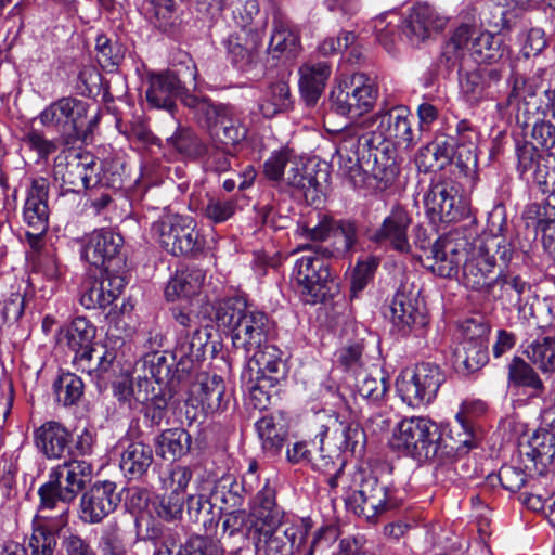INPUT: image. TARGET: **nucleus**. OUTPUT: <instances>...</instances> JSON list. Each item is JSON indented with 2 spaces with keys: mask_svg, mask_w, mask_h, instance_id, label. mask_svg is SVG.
<instances>
[{
  "mask_svg": "<svg viewBox=\"0 0 555 555\" xmlns=\"http://www.w3.org/2000/svg\"><path fill=\"white\" fill-rule=\"evenodd\" d=\"M513 237L505 216L501 211L492 212L487 232L476 241L463 264L462 281L467 288L487 296L494 293L499 273L513 258Z\"/></svg>",
  "mask_w": 555,
  "mask_h": 555,
  "instance_id": "obj_1",
  "label": "nucleus"
},
{
  "mask_svg": "<svg viewBox=\"0 0 555 555\" xmlns=\"http://www.w3.org/2000/svg\"><path fill=\"white\" fill-rule=\"evenodd\" d=\"M250 514L255 519L254 526L257 532L256 553L264 555L307 553L312 555L319 551L318 545L322 543L323 531H318L310 545L307 546L306 526L280 528L283 513L275 503V491L268 486V482L257 493Z\"/></svg>",
  "mask_w": 555,
  "mask_h": 555,
  "instance_id": "obj_2",
  "label": "nucleus"
},
{
  "mask_svg": "<svg viewBox=\"0 0 555 555\" xmlns=\"http://www.w3.org/2000/svg\"><path fill=\"white\" fill-rule=\"evenodd\" d=\"M364 133V145L374 147L383 155L390 168L396 171L393 146L410 149L414 145L411 114L406 106L400 105L377 113L357 122Z\"/></svg>",
  "mask_w": 555,
  "mask_h": 555,
  "instance_id": "obj_3",
  "label": "nucleus"
},
{
  "mask_svg": "<svg viewBox=\"0 0 555 555\" xmlns=\"http://www.w3.org/2000/svg\"><path fill=\"white\" fill-rule=\"evenodd\" d=\"M337 147L333 162L338 172L351 183L362 181L363 172L371 171L375 176L390 173L383 155L371 146L364 145V133L361 125L352 124L345 127L336 137Z\"/></svg>",
  "mask_w": 555,
  "mask_h": 555,
  "instance_id": "obj_4",
  "label": "nucleus"
},
{
  "mask_svg": "<svg viewBox=\"0 0 555 555\" xmlns=\"http://www.w3.org/2000/svg\"><path fill=\"white\" fill-rule=\"evenodd\" d=\"M182 104L192 111L198 122L207 128L211 140L235 146L247 134L243 112L229 104H212L207 98L186 94Z\"/></svg>",
  "mask_w": 555,
  "mask_h": 555,
  "instance_id": "obj_5",
  "label": "nucleus"
},
{
  "mask_svg": "<svg viewBox=\"0 0 555 555\" xmlns=\"http://www.w3.org/2000/svg\"><path fill=\"white\" fill-rule=\"evenodd\" d=\"M306 237L314 242H328V245L317 244V250L323 257L350 258L361 237L360 225L352 218H335L328 214H318L314 225H305Z\"/></svg>",
  "mask_w": 555,
  "mask_h": 555,
  "instance_id": "obj_6",
  "label": "nucleus"
},
{
  "mask_svg": "<svg viewBox=\"0 0 555 555\" xmlns=\"http://www.w3.org/2000/svg\"><path fill=\"white\" fill-rule=\"evenodd\" d=\"M441 436L426 417L402 420L393 431L391 447L418 462L441 457Z\"/></svg>",
  "mask_w": 555,
  "mask_h": 555,
  "instance_id": "obj_7",
  "label": "nucleus"
},
{
  "mask_svg": "<svg viewBox=\"0 0 555 555\" xmlns=\"http://www.w3.org/2000/svg\"><path fill=\"white\" fill-rule=\"evenodd\" d=\"M151 231L160 247L173 256H195L205 247V240L190 217L164 214L153 222Z\"/></svg>",
  "mask_w": 555,
  "mask_h": 555,
  "instance_id": "obj_8",
  "label": "nucleus"
},
{
  "mask_svg": "<svg viewBox=\"0 0 555 555\" xmlns=\"http://www.w3.org/2000/svg\"><path fill=\"white\" fill-rule=\"evenodd\" d=\"M307 254L300 256L294 266L293 276L297 292L305 304L315 305L325 300L330 293L331 274L317 246L302 247Z\"/></svg>",
  "mask_w": 555,
  "mask_h": 555,
  "instance_id": "obj_9",
  "label": "nucleus"
},
{
  "mask_svg": "<svg viewBox=\"0 0 555 555\" xmlns=\"http://www.w3.org/2000/svg\"><path fill=\"white\" fill-rule=\"evenodd\" d=\"M377 96L375 81L363 73H357L332 92V106L338 115L356 118L370 112Z\"/></svg>",
  "mask_w": 555,
  "mask_h": 555,
  "instance_id": "obj_10",
  "label": "nucleus"
},
{
  "mask_svg": "<svg viewBox=\"0 0 555 555\" xmlns=\"http://www.w3.org/2000/svg\"><path fill=\"white\" fill-rule=\"evenodd\" d=\"M444 382L441 369L430 362L417 364L412 373H403L397 379V391L410 406H420L431 402Z\"/></svg>",
  "mask_w": 555,
  "mask_h": 555,
  "instance_id": "obj_11",
  "label": "nucleus"
},
{
  "mask_svg": "<svg viewBox=\"0 0 555 555\" xmlns=\"http://www.w3.org/2000/svg\"><path fill=\"white\" fill-rule=\"evenodd\" d=\"M354 489L346 494L349 511L367 520L375 519L389 506L388 488L372 474L359 470L353 475Z\"/></svg>",
  "mask_w": 555,
  "mask_h": 555,
  "instance_id": "obj_12",
  "label": "nucleus"
},
{
  "mask_svg": "<svg viewBox=\"0 0 555 555\" xmlns=\"http://www.w3.org/2000/svg\"><path fill=\"white\" fill-rule=\"evenodd\" d=\"M53 175L66 192H80L100 183L93 156L80 153H60L54 159Z\"/></svg>",
  "mask_w": 555,
  "mask_h": 555,
  "instance_id": "obj_13",
  "label": "nucleus"
},
{
  "mask_svg": "<svg viewBox=\"0 0 555 555\" xmlns=\"http://www.w3.org/2000/svg\"><path fill=\"white\" fill-rule=\"evenodd\" d=\"M424 206L433 220L452 222L463 216L464 206L460 195V185L451 179L434 181L425 193Z\"/></svg>",
  "mask_w": 555,
  "mask_h": 555,
  "instance_id": "obj_14",
  "label": "nucleus"
},
{
  "mask_svg": "<svg viewBox=\"0 0 555 555\" xmlns=\"http://www.w3.org/2000/svg\"><path fill=\"white\" fill-rule=\"evenodd\" d=\"M49 181L46 178H36L31 181L26 193L23 208V219L30 229L26 232L31 247L37 248L41 236L48 229L49 221Z\"/></svg>",
  "mask_w": 555,
  "mask_h": 555,
  "instance_id": "obj_15",
  "label": "nucleus"
},
{
  "mask_svg": "<svg viewBox=\"0 0 555 555\" xmlns=\"http://www.w3.org/2000/svg\"><path fill=\"white\" fill-rule=\"evenodd\" d=\"M88 104L75 98H62L47 106L39 115L40 122L70 137L78 133L88 113Z\"/></svg>",
  "mask_w": 555,
  "mask_h": 555,
  "instance_id": "obj_16",
  "label": "nucleus"
},
{
  "mask_svg": "<svg viewBox=\"0 0 555 555\" xmlns=\"http://www.w3.org/2000/svg\"><path fill=\"white\" fill-rule=\"evenodd\" d=\"M465 339L454 350V365L463 374H470L488 362V350L483 336L488 327L473 320L465 322Z\"/></svg>",
  "mask_w": 555,
  "mask_h": 555,
  "instance_id": "obj_17",
  "label": "nucleus"
},
{
  "mask_svg": "<svg viewBox=\"0 0 555 555\" xmlns=\"http://www.w3.org/2000/svg\"><path fill=\"white\" fill-rule=\"evenodd\" d=\"M125 278L105 268L100 278L85 279L80 287V304L86 309H105L122 293Z\"/></svg>",
  "mask_w": 555,
  "mask_h": 555,
  "instance_id": "obj_18",
  "label": "nucleus"
},
{
  "mask_svg": "<svg viewBox=\"0 0 555 555\" xmlns=\"http://www.w3.org/2000/svg\"><path fill=\"white\" fill-rule=\"evenodd\" d=\"M120 503L116 485L112 481H98L80 499V519L87 524H98L113 513Z\"/></svg>",
  "mask_w": 555,
  "mask_h": 555,
  "instance_id": "obj_19",
  "label": "nucleus"
},
{
  "mask_svg": "<svg viewBox=\"0 0 555 555\" xmlns=\"http://www.w3.org/2000/svg\"><path fill=\"white\" fill-rule=\"evenodd\" d=\"M511 88L506 106L514 107L516 119L522 127L528 128L533 115H540L538 100L539 86L534 79L526 78L517 73H512L508 79Z\"/></svg>",
  "mask_w": 555,
  "mask_h": 555,
  "instance_id": "obj_20",
  "label": "nucleus"
},
{
  "mask_svg": "<svg viewBox=\"0 0 555 555\" xmlns=\"http://www.w3.org/2000/svg\"><path fill=\"white\" fill-rule=\"evenodd\" d=\"M418 291L402 284L396 292L390 305V318L401 334L409 333L414 325H424L425 317L420 309Z\"/></svg>",
  "mask_w": 555,
  "mask_h": 555,
  "instance_id": "obj_21",
  "label": "nucleus"
},
{
  "mask_svg": "<svg viewBox=\"0 0 555 555\" xmlns=\"http://www.w3.org/2000/svg\"><path fill=\"white\" fill-rule=\"evenodd\" d=\"M412 223L409 211L402 206H395L383 220L380 227L372 234L375 243H386L397 251L410 253L408 230Z\"/></svg>",
  "mask_w": 555,
  "mask_h": 555,
  "instance_id": "obj_22",
  "label": "nucleus"
},
{
  "mask_svg": "<svg viewBox=\"0 0 555 555\" xmlns=\"http://www.w3.org/2000/svg\"><path fill=\"white\" fill-rule=\"evenodd\" d=\"M254 354L248 359L246 369L242 373V379L249 382L259 378L269 379L270 383H279L285 376V364L282 352L273 345L262 344L260 348H254Z\"/></svg>",
  "mask_w": 555,
  "mask_h": 555,
  "instance_id": "obj_23",
  "label": "nucleus"
},
{
  "mask_svg": "<svg viewBox=\"0 0 555 555\" xmlns=\"http://www.w3.org/2000/svg\"><path fill=\"white\" fill-rule=\"evenodd\" d=\"M190 94L182 86L181 80L172 72L150 74L147 76V88L145 98L147 103L155 108H164L172 112L175 99Z\"/></svg>",
  "mask_w": 555,
  "mask_h": 555,
  "instance_id": "obj_24",
  "label": "nucleus"
},
{
  "mask_svg": "<svg viewBox=\"0 0 555 555\" xmlns=\"http://www.w3.org/2000/svg\"><path fill=\"white\" fill-rule=\"evenodd\" d=\"M447 18L427 4L415 5L405 21L403 34L412 44L418 46L443 29Z\"/></svg>",
  "mask_w": 555,
  "mask_h": 555,
  "instance_id": "obj_25",
  "label": "nucleus"
},
{
  "mask_svg": "<svg viewBox=\"0 0 555 555\" xmlns=\"http://www.w3.org/2000/svg\"><path fill=\"white\" fill-rule=\"evenodd\" d=\"M124 245V238L111 230L93 231L87 238L82 258L94 267L109 269V263L116 259Z\"/></svg>",
  "mask_w": 555,
  "mask_h": 555,
  "instance_id": "obj_26",
  "label": "nucleus"
},
{
  "mask_svg": "<svg viewBox=\"0 0 555 555\" xmlns=\"http://www.w3.org/2000/svg\"><path fill=\"white\" fill-rule=\"evenodd\" d=\"M296 196H301L310 204H318L321 201L322 185L313 167H309L300 157L293 160L286 170L283 182Z\"/></svg>",
  "mask_w": 555,
  "mask_h": 555,
  "instance_id": "obj_27",
  "label": "nucleus"
},
{
  "mask_svg": "<svg viewBox=\"0 0 555 555\" xmlns=\"http://www.w3.org/2000/svg\"><path fill=\"white\" fill-rule=\"evenodd\" d=\"M269 330L267 314L251 307L232 332L233 345L247 352L260 348L267 340Z\"/></svg>",
  "mask_w": 555,
  "mask_h": 555,
  "instance_id": "obj_28",
  "label": "nucleus"
},
{
  "mask_svg": "<svg viewBox=\"0 0 555 555\" xmlns=\"http://www.w3.org/2000/svg\"><path fill=\"white\" fill-rule=\"evenodd\" d=\"M92 465L85 460H75L56 466L50 477L63 488V498L75 499L91 480Z\"/></svg>",
  "mask_w": 555,
  "mask_h": 555,
  "instance_id": "obj_29",
  "label": "nucleus"
},
{
  "mask_svg": "<svg viewBox=\"0 0 555 555\" xmlns=\"http://www.w3.org/2000/svg\"><path fill=\"white\" fill-rule=\"evenodd\" d=\"M38 449L48 457L59 460L70 454L73 438L65 426L57 422H47L35 433Z\"/></svg>",
  "mask_w": 555,
  "mask_h": 555,
  "instance_id": "obj_30",
  "label": "nucleus"
},
{
  "mask_svg": "<svg viewBox=\"0 0 555 555\" xmlns=\"http://www.w3.org/2000/svg\"><path fill=\"white\" fill-rule=\"evenodd\" d=\"M462 254L450 238H438L426 256V267L441 278H452L457 273Z\"/></svg>",
  "mask_w": 555,
  "mask_h": 555,
  "instance_id": "obj_31",
  "label": "nucleus"
},
{
  "mask_svg": "<svg viewBox=\"0 0 555 555\" xmlns=\"http://www.w3.org/2000/svg\"><path fill=\"white\" fill-rule=\"evenodd\" d=\"M209 333L206 330H195L176 347L172 359L177 360L178 373H190L204 360Z\"/></svg>",
  "mask_w": 555,
  "mask_h": 555,
  "instance_id": "obj_32",
  "label": "nucleus"
},
{
  "mask_svg": "<svg viewBox=\"0 0 555 555\" xmlns=\"http://www.w3.org/2000/svg\"><path fill=\"white\" fill-rule=\"evenodd\" d=\"M206 414H214L227 409L225 384L220 376L201 375L192 390Z\"/></svg>",
  "mask_w": 555,
  "mask_h": 555,
  "instance_id": "obj_33",
  "label": "nucleus"
},
{
  "mask_svg": "<svg viewBox=\"0 0 555 555\" xmlns=\"http://www.w3.org/2000/svg\"><path fill=\"white\" fill-rule=\"evenodd\" d=\"M519 453L527 469H538V465L546 467L555 455V437L548 431L535 433L526 446L520 447Z\"/></svg>",
  "mask_w": 555,
  "mask_h": 555,
  "instance_id": "obj_34",
  "label": "nucleus"
},
{
  "mask_svg": "<svg viewBox=\"0 0 555 555\" xmlns=\"http://www.w3.org/2000/svg\"><path fill=\"white\" fill-rule=\"evenodd\" d=\"M204 280L205 273L198 268L177 271L166 285L165 297L169 301L190 300L199 294Z\"/></svg>",
  "mask_w": 555,
  "mask_h": 555,
  "instance_id": "obj_35",
  "label": "nucleus"
},
{
  "mask_svg": "<svg viewBox=\"0 0 555 555\" xmlns=\"http://www.w3.org/2000/svg\"><path fill=\"white\" fill-rule=\"evenodd\" d=\"M299 73L301 95L307 104L313 105L324 91L331 75V66L327 62L305 64L300 67Z\"/></svg>",
  "mask_w": 555,
  "mask_h": 555,
  "instance_id": "obj_36",
  "label": "nucleus"
},
{
  "mask_svg": "<svg viewBox=\"0 0 555 555\" xmlns=\"http://www.w3.org/2000/svg\"><path fill=\"white\" fill-rule=\"evenodd\" d=\"M60 335V341L75 352L74 363L76 365L78 358L93 347L92 340L95 337V327L86 318L78 317L62 330Z\"/></svg>",
  "mask_w": 555,
  "mask_h": 555,
  "instance_id": "obj_37",
  "label": "nucleus"
},
{
  "mask_svg": "<svg viewBox=\"0 0 555 555\" xmlns=\"http://www.w3.org/2000/svg\"><path fill=\"white\" fill-rule=\"evenodd\" d=\"M470 39L472 29L468 25L457 27L442 48L439 57L440 65H443L448 70L457 69L461 72L467 51H470Z\"/></svg>",
  "mask_w": 555,
  "mask_h": 555,
  "instance_id": "obj_38",
  "label": "nucleus"
},
{
  "mask_svg": "<svg viewBox=\"0 0 555 555\" xmlns=\"http://www.w3.org/2000/svg\"><path fill=\"white\" fill-rule=\"evenodd\" d=\"M517 170L526 179L538 184H547L548 167L544 164L533 143L524 142L516 147Z\"/></svg>",
  "mask_w": 555,
  "mask_h": 555,
  "instance_id": "obj_39",
  "label": "nucleus"
},
{
  "mask_svg": "<svg viewBox=\"0 0 555 555\" xmlns=\"http://www.w3.org/2000/svg\"><path fill=\"white\" fill-rule=\"evenodd\" d=\"M453 156H456L453 143L436 140L418 150L415 155V165L420 171L428 172L442 169Z\"/></svg>",
  "mask_w": 555,
  "mask_h": 555,
  "instance_id": "obj_40",
  "label": "nucleus"
},
{
  "mask_svg": "<svg viewBox=\"0 0 555 555\" xmlns=\"http://www.w3.org/2000/svg\"><path fill=\"white\" fill-rule=\"evenodd\" d=\"M245 487L233 475H223L211 489L210 499L221 511L238 508L244 502Z\"/></svg>",
  "mask_w": 555,
  "mask_h": 555,
  "instance_id": "obj_41",
  "label": "nucleus"
},
{
  "mask_svg": "<svg viewBox=\"0 0 555 555\" xmlns=\"http://www.w3.org/2000/svg\"><path fill=\"white\" fill-rule=\"evenodd\" d=\"M531 286L519 275L512 273L506 269L501 270L494 282V293L489 296L499 299H505L513 306H521L524 295L530 292Z\"/></svg>",
  "mask_w": 555,
  "mask_h": 555,
  "instance_id": "obj_42",
  "label": "nucleus"
},
{
  "mask_svg": "<svg viewBox=\"0 0 555 555\" xmlns=\"http://www.w3.org/2000/svg\"><path fill=\"white\" fill-rule=\"evenodd\" d=\"M292 106L291 91L287 82L276 80L271 82L259 100V109L267 118L287 111Z\"/></svg>",
  "mask_w": 555,
  "mask_h": 555,
  "instance_id": "obj_43",
  "label": "nucleus"
},
{
  "mask_svg": "<svg viewBox=\"0 0 555 555\" xmlns=\"http://www.w3.org/2000/svg\"><path fill=\"white\" fill-rule=\"evenodd\" d=\"M152 463V448L142 442H132L121 454L120 467L130 479H134L143 476Z\"/></svg>",
  "mask_w": 555,
  "mask_h": 555,
  "instance_id": "obj_44",
  "label": "nucleus"
},
{
  "mask_svg": "<svg viewBox=\"0 0 555 555\" xmlns=\"http://www.w3.org/2000/svg\"><path fill=\"white\" fill-rule=\"evenodd\" d=\"M40 498L39 515L43 518H52L50 512L57 508L59 503H62L61 514L57 524L54 527L63 526L66 524V514L68 508L66 503H70L73 499L63 498V488L59 486L50 476L49 481L43 483L39 490Z\"/></svg>",
  "mask_w": 555,
  "mask_h": 555,
  "instance_id": "obj_45",
  "label": "nucleus"
},
{
  "mask_svg": "<svg viewBox=\"0 0 555 555\" xmlns=\"http://www.w3.org/2000/svg\"><path fill=\"white\" fill-rule=\"evenodd\" d=\"M191 444V437L182 428L167 429L156 439V453L165 460L175 461L185 454Z\"/></svg>",
  "mask_w": 555,
  "mask_h": 555,
  "instance_id": "obj_46",
  "label": "nucleus"
},
{
  "mask_svg": "<svg viewBox=\"0 0 555 555\" xmlns=\"http://www.w3.org/2000/svg\"><path fill=\"white\" fill-rule=\"evenodd\" d=\"M151 543L154 546V555H182L183 545L179 535L169 529H164L160 524L152 522L146 528V535L143 543Z\"/></svg>",
  "mask_w": 555,
  "mask_h": 555,
  "instance_id": "obj_47",
  "label": "nucleus"
},
{
  "mask_svg": "<svg viewBox=\"0 0 555 555\" xmlns=\"http://www.w3.org/2000/svg\"><path fill=\"white\" fill-rule=\"evenodd\" d=\"M486 403L481 400H466L462 403L460 411L455 415V420L462 431L459 436H463L461 442L467 450L476 446L474 418L486 411Z\"/></svg>",
  "mask_w": 555,
  "mask_h": 555,
  "instance_id": "obj_48",
  "label": "nucleus"
},
{
  "mask_svg": "<svg viewBox=\"0 0 555 555\" xmlns=\"http://www.w3.org/2000/svg\"><path fill=\"white\" fill-rule=\"evenodd\" d=\"M115 359L116 352L114 349H107L105 346H93L78 358L76 366L89 375L95 373L100 376L108 372Z\"/></svg>",
  "mask_w": 555,
  "mask_h": 555,
  "instance_id": "obj_49",
  "label": "nucleus"
},
{
  "mask_svg": "<svg viewBox=\"0 0 555 555\" xmlns=\"http://www.w3.org/2000/svg\"><path fill=\"white\" fill-rule=\"evenodd\" d=\"M469 50L478 62H508V52L501 47V40L490 33H482L474 38L472 43L469 42Z\"/></svg>",
  "mask_w": 555,
  "mask_h": 555,
  "instance_id": "obj_50",
  "label": "nucleus"
},
{
  "mask_svg": "<svg viewBox=\"0 0 555 555\" xmlns=\"http://www.w3.org/2000/svg\"><path fill=\"white\" fill-rule=\"evenodd\" d=\"M256 428L264 450L271 452L281 450L287 435L281 418L266 415L256 423Z\"/></svg>",
  "mask_w": 555,
  "mask_h": 555,
  "instance_id": "obj_51",
  "label": "nucleus"
},
{
  "mask_svg": "<svg viewBox=\"0 0 555 555\" xmlns=\"http://www.w3.org/2000/svg\"><path fill=\"white\" fill-rule=\"evenodd\" d=\"M150 382L147 376L139 379L137 384H133L132 378L129 375L120 376L113 385L114 395L120 402L128 403L130 408L134 403H143L147 401V389Z\"/></svg>",
  "mask_w": 555,
  "mask_h": 555,
  "instance_id": "obj_52",
  "label": "nucleus"
},
{
  "mask_svg": "<svg viewBox=\"0 0 555 555\" xmlns=\"http://www.w3.org/2000/svg\"><path fill=\"white\" fill-rule=\"evenodd\" d=\"M545 209L546 208L540 204H530L526 208L525 216L528 220H531V224L535 227L537 230L543 232V247L548 255L555 259V219L544 218Z\"/></svg>",
  "mask_w": 555,
  "mask_h": 555,
  "instance_id": "obj_53",
  "label": "nucleus"
},
{
  "mask_svg": "<svg viewBox=\"0 0 555 555\" xmlns=\"http://www.w3.org/2000/svg\"><path fill=\"white\" fill-rule=\"evenodd\" d=\"M250 308L251 306L241 296L227 298L217 308V322L219 326L233 331Z\"/></svg>",
  "mask_w": 555,
  "mask_h": 555,
  "instance_id": "obj_54",
  "label": "nucleus"
},
{
  "mask_svg": "<svg viewBox=\"0 0 555 555\" xmlns=\"http://www.w3.org/2000/svg\"><path fill=\"white\" fill-rule=\"evenodd\" d=\"M56 401L64 406L76 404L83 395V382L72 373H62L53 384Z\"/></svg>",
  "mask_w": 555,
  "mask_h": 555,
  "instance_id": "obj_55",
  "label": "nucleus"
},
{
  "mask_svg": "<svg viewBox=\"0 0 555 555\" xmlns=\"http://www.w3.org/2000/svg\"><path fill=\"white\" fill-rule=\"evenodd\" d=\"M298 47V36L289 25L282 21H275L269 49L273 53L285 54L287 57H292L297 53Z\"/></svg>",
  "mask_w": 555,
  "mask_h": 555,
  "instance_id": "obj_56",
  "label": "nucleus"
},
{
  "mask_svg": "<svg viewBox=\"0 0 555 555\" xmlns=\"http://www.w3.org/2000/svg\"><path fill=\"white\" fill-rule=\"evenodd\" d=\"M296 157L295 152L288 147L273 151L263 163L264 177L272 182L283 183L286 170L291 167Z\"/></svg>",
  "mask_w": 555,
  "mask_h": 555,
  "instance_id": "obj_57",
  "label": "nucleus"
},
{
  "mask_svg": "<svg viewBox=\"0 0 555 555\" xmlns=\"http://www.w3.org/2000/svg\"><path fill=\"white\" fill-rule=\"evenodd\" d=\"M171 146L186 158L197 159L204 157L207 144L189 129L178 130L168 139Z\"/></svg>",
  "mask_w": 555,
  "mask_h": 555,
  "instance_id": "obj_58",
  "label": "nucleus"
},
{
  "mask_svg": "<svg viewBox=\"0 0 555 555\" xmlns=\"http://www.w3.org/2000/svg\"><path fill=\"white\" fill-rule=\"evenodd\" d=\"M231 145L211 140L206 146L203 159L204 168L207 171L216 173L225 172L231 168V158L233 157Z\"/></svg>",
  "mask_w": 555,
  "mask_h": 555,
  "instance_id": "obj_59",
  "label": "nucleus"
},
{
  "mask_svg": "<svg viewBox=\"0 0 555 555\" xmlns=\"http://www.w3.org/2000/svg\"><path fill=\"white\" fill-rule=\"evenodd\" d=\"M529 359L544 372H555V339L543 337L533 341L527 350Z\"/></svg>",
  "mask_w": 555,
  "mask_h": 555,
  "instance_id": "obj_60",
  "label": "nucleus"
},
{
  "mask_svg": "<svg viewBox=\"0 0 555 555\" xmlns=\"http://www.w3.org/2000/svg\"><path fill=\"white\" fill-rule=\"evenodd\" d=\"M335 435L339 442L338 448L341 451L356 452L361 451L365 444V433L357 422H338Z\"/></svg>",
  "mask_w": 555,
  "mask_h": 555,
  "instance_id": "obj_61",
  "label": "nucleus"
},
{
  "mask_svg": "<svg viewBox=\"0 0 555 555\" xmlns=\"http://www.w3.org/2000/svg\"><path fill=\"white\" fill-rule=\"evenodd\" d=\"M509 380L515 386L529 387L538 395L543 389V383L534 370L520 358H515L509 364Z\"/></svg>",
  "mask_w": 555,
  "mask_h": 555,
  "instance_id": "obj_62",
  "label": "nucleus"
},
{
  "mask_svg": "<svg viewBox=\"0 0 555 555\" xmlns=\"http://www.w3.org/2000/svg\"><path fill=\"white\" fill-rule=\"evenodd\" d=\"M236 209V199L212 196L208 198L203 207V216L211 223H223L235 215Z\"/></svg>",
  "mask_w": 555,
  "mask_h": 555,
  "instance_id": "obj_63",
  "label": "nucleus"
},
{
  "mask_svg": "<svg viewBox=\"0 0 555 555\" xmlns=\"http://www.w3.org/2000/svg\"><path fill=\"white\" fill-rule=\"evenodd\" d=\"M184 495L177 491L157 498L153 502L154 513L160 519L171 522L180 520L183 513Z\"/></svg>",
  "mask_w": 555,
  "mask_h": 555,
  "instance_id": "obj_64",
  "label": "nucleus"
}]
</instances>
